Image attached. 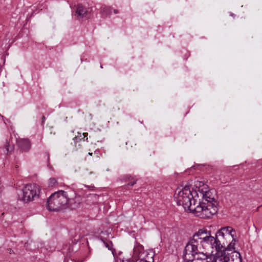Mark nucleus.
Wrapping results in <instances>:
<instances>
[{
    "mask_svg": "<svg viewBox=\"0 0 262 262\" xmlns=\"http://www.w3.org/2000/svg\"><path fill=\"white\" fill-rule=\"evenodd\" d=\"M139 262H151L150 260H148L145 258H144V260H140Z\"/></svg>",
    "mask_w": 262,
    "mask_h": 262,
    "instance_id": "obj_22",
    "label": "nucleus"
},
{
    "mask_svg": "<svg viewBox=\"0 0 262 262\" xmlns=\"http://www.w3.org/2000/svg\"><path fill=\"white\" fill-rule=\"evenodd\" d=\"M16 144L20 151L28 152L31 148V143L27 139H18L16 140Z\"/></svg>",
    "mask_w": 262,
    "mask_h": 262,
    "instance_id": "obj_11",
    "label": "nucleus"
},
{
    "mask_svg": "<svg viewBox=\"0 0 262 262\" xmlns=\"http://www.w3.org/2000/svg\"><path fill=\"white\" fill-rule=\"evenodd\" d=\"M112 8L106 6H102L100 8V12L105 16L109 15L111 14Z\"/></svg>",
    "mask_w": 262,
    "mask_h": 262,
    "instance_id": "obj_16",
    "label": "nucleus"
},
{
    "mask_svg": "<svg viewBox=\"0 0 262 262\" xmlns=\"http://www.w3.org/2000/svg\"><path fill=\"white\" fill-rule=\"evenodd\" d=\"M178 205H182L185 211H189L203 219H209L218 210L219 202L215 198H203L198 202L194 198H175Z\"/></svg>",
    "mask_w": 262,
    "mask_h": 262,
    "instance_id": "obj_2",
    "label": "nucleus"
},
{
    "mask_svg": "<svg viewBox=\"0 0 262 262\" xmlns=\"http://www.w3.org/2000/svg\"><path fill=\"white\" fill-rule=\"evenodd\" d=\"M89 154V155H90V156H92L93 154H92V152H89V154Z\"/></svg>",
    "mask_w": 262,
    "mask_h": 262,
    "instance_id": "obj_26",
    "label": "nucleus"
},
{
    "mask_svg": "<svg viewBox=\"0 0 262 262\" xmlns=\"http://www.w3.org/2000/svg\"><path fill=\"white\" fill-rule=\"evenodd\" d=\"M232 257L230 258L229 254L226 251L219 252L217 254V258L215 262H242V257L238 252L234 251Z\"/></svg>",
    "mask_w": 262,
    "mask_h": 262,
    "instance_id": "obj_5",
    "label": "nucleus"
},
{
    "mask_svg": "<svg viewBox=\"0 0 262 262\" xmlns=\"http://www.w3.org/2000/svg\"><path fill=\"white\" fill-rule=\"evenodd\" d=\"M184 262H215V258L212 259L211 257L208 256L206 254L188 253L185 248L183 252Z\"/></svg>",
    "mask_w": 262,
    "mask_h": 262,
    "instance_id": "obj_4",
    "label": "nucleus"
},
{
    "mask_svg": "<svg viewBox=\"0 0 262 262\" xmlns=\"http://www.w3.org/2000/svg\"><path fill=\"white\" fill-rule=\"evenodd\" d=\"M57 183V180L54 178H51L49 180V186L53 187Z\"/></svg>",
    "mask_w": 262,
    "mask_h": 262,
    "instance_id": "obj_20",
    "label": "nucleus"
},
{
    "mask_svg": "<svg viewBox=\"0 0 262 262\" xmlns=\"http://www.w3.org/2000/svg\"><path fill=\"white\" fill-rule=\"evenodd\" d=\"M23 196H39L42 195L40 187L36 184L26 185L23 189Z\"/></svg>",
    "mask_w": 262,
    "mask_h": 262,
    "instance_id": "obj_6",
    "label": "nucleus"
},
{
    "mask_svg": "<svg viewBox=\"0 0 262 262\" xmlns=\"http://www.w3.org/2000/svg\"><path fill=\"white\" fill-rule=\"evenodd\" d=\"M2 149L5 154L10 155L14 150V145L13 143H10L9 141L6 140L2 147Z\"/></svg>",
    "mask_w": 262,
    "mask_h": 262,
    "instance_id": "obj_14",
    "label": "nucleus"
},
{
    "mask_svg": "<svg viewBox=\"0 0 262 262\" xmlns=\"http://www.w3.org/2000/svg\"><path fill=\"white\" fill-rule=\"evenodd\" d=\"M11 249H9V252H11Z\"/></svg>",
    "mask_w": 262,
    "mask_h": 262,
    "instance_id": "obj_29",
    "label": "nucleus"
},
{
    "mask_svg": "<svg viewBox=\"0 0 262 262\" xmlns=\"http://www.w3.org/2000/svg\"><path fill=\"white\" fill-rule=\"evenodd\" d=\"M83 136L84 137H86L88 136V133H83Z\"/></svg>",
    "mask_w": 262,
    "mask_h": 262,
    "instance_id": "obj_25",
    "label": "nucleus"
},
{
    "mask_svg": "<svg viewBox=\"0 0 262 262\" xmlns=\"http://www.w3.org/2000/svg\"><path fill=\"white\" fill-rule=\"evenodd\" d=\"M49 194H48L47 193H46V195H49Z\"/></svg>",
    "mask_w": 262,
    "mask_h": 262,
    "instance_id": "obj_28",
    "label": "nucleus"
},
{
    "mask_svg": "<svg viewBox=\"0 0 262 262\" xmlns=\"http://www.w3.org/2000/svg\"><path fill=\"white\" fill-rule=\"evenodd\" d=\"M119 195H127V194H124V193H123V194L120 193Z\"/></svg>",
    "mask_w": 262,
    "mask_h": 262,
    "instance_id": "obj_27",
    "label": "nucleus"
},
{
    "mask_svg": "<svg viewBox=\"0 0 262 262\" xmlns=\"http://www.w3.org/2000/svg\"><path fill=\"white\" fill-rule=\"evenodd\" d=\"M75 199V198H61V202L64 203V208L67 207L73 209L78 205V203L76 202Z\"/></svg>",
    "mask_w": 262,
    "mask_h": 262,
    "instance_id": "obj_13",
    "label": "nucleus"
},
{
    "mask_svg": "<svg viewBox=\"0 0 262 262\" xmlns=\"http://www.w3.org/2000/svg\"><path fill=\"white\" fill-rule=\"evenodd\" d=\"M90 9L83 6L81 4H78L75 7L73 12V16L77 19H81L83 18H87L90 13Z\"/></svg>",
    "mask_w": 262,
    "mask_h": 262,
    "instance_id": "obj_9",
    "label": "nucleus"
},
{
    "mask_svg": "<svg viewBox=\"0 0 262 262\" xmlns=\"http://www.w3.org/2000/svg\"><path fill=\"white\" fill-rule=\"evenodd\" d=\"M34 198H18V201L24 203H28L33 201Z\"/></svg>",
    "mask_w": 262,
    "mask_h": 262,
    "instance_id": "obj_18",
    "label": "nucleus"
},
{
    "mask_svg": "<svg viewBox=\"0 0 262 262\" xmlns=\"http://www.w3.org/2000/svg\"><path fill=\"white\" fill-rule=\"evenodd\" d=\"M223 247L221 241L215 235V237L210 235V233L206 229H200L195 233L186 244V251L188 253L205 254L204 250L215 249V256H211L212 259L217 258V254ZM224 251H225V250Z\"/></svg>",
    "mask_w": 262,
    "mask_h": 262,
    "instance_id": "obj_1",
    "label": "nucleus"
},
{
    "mask_svg": "<svg viewBox=\"0 0 262 262\" xmlns=\"http://www.w3.org/2000/svg\"><path fill=\"white\" fill-rule=\"evenodd\" d=\"M61 198H48L47 209L50 211H58L64 208V203L61 202Z\"/></svg>",
    "mask_w": 262,
    "mask_h": 262,
    "instance_id": "obj_7",
    "label": "nucleus"
},
{
    "mask_svg": "<svg viewBox=\"0 0 262 262\" xmlns=\"http://www.w3.org/2000/svg\"><path fill=\"white\" fill-rule=\"evenodd\" d=\"M11 249H9V252H11Z\"/></svg>",
    "mask_w": 262,
    "mask_h": 262,
    "instance_id": "obj_30",
    "label": "nucleus"
},
{
    "mask_svg": "<svg viewBox=\"0 0 262 262\" xmlns=\"http://www.w3.org/2000/svg\"><path fill=\"white\" fill-rule=\"evenodd\" d=\"M196 189L194 190L189 185H185L183 188L178 187L175 194L178 196H199V193L202 196H210L212 195H216V191L214 189H209L208 185L204 184L202 182H198L195 184Z\"/></svg>",
    "mask_w": 262,
    "mask_h": 262,
    "instance_id": "obj_3",
    "label": "nucleus"
},
{
    "mask_svg": "<svg viewBox=\"0 0 262 262\" xmlns=\"http://www.w3.org/2000/svg\"><path fill=\"white\" fill-rule=\"evenodd\" d=\"M41 119H42L41 124L43 125L45 123V120H46L45 117L44 116H42Z\"/></svg>",
    "mask_w": 262,
    "mask_h": 262,
    "instance_id": "obj_21",
    "label": "nucleus"
},
{
    "mask_svg": "<svg viewBox=\"0 0 262 262\" xmlns=\"http://www.w3.org/2000/svg\"><path fill=\"white\" fill-rule=\"evenodd\" d=\"M235 237H234V241H233V238H232V241L227 245L226 247V245L228 244L227 242L225 243L224 242L221 241V244L223 245V247L222 248L221 251H225L226 253H228L229 255V253L228 251H231L235 249Z\"/></svg>",
    "mask_w": 262,
    "mask_h": 262,
    "instance_id": "obj_15",
    "label": "nucleus"
},
{
    "mask_svg": "<svg viewBox=\"0 0 262 262\" xmlns=\"http://www.w3.org/2000/svg\"><path fill=\"white\" fill-rule=\"evenodd\" d=\"M123 180L125 183H127V184L121 187L119 190L120 191H124L125 190L128 189L130 187L134 186L137 181V178L130 175L124 176Z\"/></svg>",
    "mask_w": 262,
    "mask_h": 262,
    "instance_id": "obj_12",
    "label": "nucleus"
},
{
    "mask_svg": "<svg viewBox=\"0 0 262 262\" xmlns=\"http://www.w3.org/2000/svg\"><path fill=\"white\" fill-rule=\"evenodd\" d=\"M150 259H151V262H154V257H153V256H151L150 257Z\"/></svg>",
    "mask_w": 262,
    "mask_h": 262,
    "instance_id": "obj_24",
    "label": "nucleus"
},
{
    "mask_svg": "<svg viewBox=\"0 0 262 262\" xmlns=\"http://www.w3.org/2000/svg\"><path fill=\"white\" fill-rule=\"evenodd\" d=\"M114 12L115 14H117V13H118L119 11L117 9H114Z\"/></svg>",
    "mask_w": 262,
    "mask_h": 262,
    "instance_id": "obj_23",
    "label": "nucleus"
},
{
    "mask_svg": "<svg viewBox=\"0 0 262 262\" xmlns=\"http://www.w3.org/2000/svg\"><path fill=\"white\" fill-rule=\"evenodd\" d=\"M100 239L103 243V244H104L106 248H107L108 250H111V248H112V245H113V243H112V242H111V241H105L102 238H101Z\"/></svg>",
    "mask_w": 262,
    "mask_h": 262,
    "instance_id": "obj_19",
    "label": "nucleus"
},
{
    "mask_svg": "<svg viewBox=\"0 0 262 262\" xmlns=\"http://www.w3.org/2000/svg\"><path fill=\"white\" fill-rule=\"evenodd\" d=\"M145 254L143 246L140 244H137L134 248L133 257L137 259L133 262H139V260H144Z\"/></svg>",
    "mask_w": 262,
    "mask_h": 262,
    "instance_id": "obj_10",
    "label": "nucleus"
},
{
    "mask_svg": "<svg viewBox=\"0 0 262 262\" xmlns=\"http://www.w3.org/2000/svg\"><path fill=\"white\" fill-rule=\"evenodd\" d=\"M68 194L67 192L63 190H59L50 194L51 197L52 196H67Z\"/></svg>",
    "mask_w": 262,
    "mask_h": 262,
    "instance_id": "obj_17",
    "label": "nucleus"
},
{
    "mask_svg": "<svg viewBox=\"0 0 262 262\" xmlns=\"http://www.w3.org/2000/svg\"><path fill=\"white\" fill-rule=\"evenodd\" d=\"M216 236L221 237L223 239L233 238V241H234V237H236L235 231L230 226L222 227L216 232Z\"/></svg>",
    "mask_w": 262,
    "mask_h": 262,
    "instance_id": "obj_8",
    "label": "nucleus"
}]
</instances>
